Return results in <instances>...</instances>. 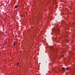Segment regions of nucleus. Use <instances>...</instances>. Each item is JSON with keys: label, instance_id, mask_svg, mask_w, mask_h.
<instances>
[{"label": "nucleus", "instance_id": "1", "mask_svg": "<svg viewBox=\"0 0 75 75\" xmlns=\"http://www.w3.org/2000/svg\"><path fill=\"white\" fill-rule=\"evenodd\" d=\"M17 7H18V6L17 5H16L15 6V8H17Z\"/></svg>", "mask_w": 75, "mask_h": 75}, {"label": "nucleus", "instance_id": "2", "mask_svg": "<svg viewBox=\"0 0 75 75\" xmlns=\"http://www.w3.org/2000/svg\"><path fill=\"white\" fill-rule=\"evenodd\" d=\"M19 64V63H17L16 64V66H18V65Z\"/></svg>", "mask_w": 75, "mask_h": 75}, {"label": "nucleus", "instance_id": "3", "mask_svg": "<svg viewBox=\"0 0 75 75\" xmlns=\"http://www.w3.org/2000/svg\"><path fill=\"white\" fill-rule=\"evenodd\" d=\"M69 69V67H68L66 69L67 70H68Z\"/></svg>", "mask_w": 75, "mask_h": 75}, {"label": "nucleus", "instance_id": "4", "mask_svg": "<svg viewBox=\"0 0 75 75\" xmlns=\"http://www.w3.org/2000/svg\"><path fill=\"white\" fill-rule=\"evenodd\" d=\"M52 48H53L52 46V47L51 46V47H50V48L52 49V50H53V49H52Z\"/></svg>", "mask_w": 75, "mask_h": 75}, {"label": "nucleus", "instance_id": "5", "mask_svg": "<svg viewBox=\"0 0 75 75\" xmlns=\"http://www.w3.org/2000/svg\"><path fill=\"white\" fill-rule=\"evenodd\" d=\"M62 69H63L64 70V69H65V68H64V67H63L62 68Z\"/></svg>", "mask_w": 75, "mask_h": 75}, {"label": "nucleus", "instance_id": "6", "mask_svg": "<svg viewBox=\"0 0 75 75\" xmlns=\"http://www.w3.org/2000/svg\"><path fill=\"white\" fill-rule=\"evenodd\" d=\"M20 17H23V15H20Z\"/></svg>", "mask_w": 75, "mask_h": 75}, {"label": "nucleus", "instance_id": "7", "mask_svg": "<svg viewBox=\"0 0 75 75\" xmlns=\"http://www.w3.org/2000/svg\"><path fill=\"white\" fill-rule=\"evenodd\" d=\"M52 31H54V30H55V29L53 28V29H52Z\"/></svg>", "mask_w": 75, "mask_h": 75}, {"label": "nucleus", "instance_id": "8", "mask_svg": "<svg viewBox=\"0 0 75 75\" xmlns=\"http://www.w3.org/2000/svg\"><path fill=\"white\" fill-rule=\"evenodd\" d=\"M66 42H67V43L68 42V41H66Z\"/></svg>", "mask_w": 75, "mask_h": 75}, {"label": "nucleus", "instance_id": "9", "mask_svg": "<svg viewBox=\"0 0 75 75\" xmlns=\"http://www.w3.org/2000/svg\"><path fill=\"white\" fill-rule=\"evenodd\" d=\"M15 44H14V45H14V46H15Z\"/></svg>", "mask_w": 75, "mask_h": 75}, {"label": "nucleus", "instance_id": "10", "mask_svg": "<svg viewBox=\"0 0 75 75\" xmlns=\"http://www.w3.org/2000/svg\"><path fill=\"white\" fill-rule=\"evenodd\" d=\"M16 44V42H15V43H14V44L15 45Z\"/></svg>", "mask_w": 75, "mask_h": 75}, {"label": "nucleus", "instance_id": "11", "mask_svg": "<svg viewBox=\"0 0 75 75\" xmlns=\"http://www.w3.org/2000/svg\"><path fill=\"white\" fill-rule=\"evenodd\" d=\"M63 57H64V55H63Z\"/></svg>", "mask_w": 75, "mask_h": 75}]
</instances>
